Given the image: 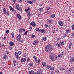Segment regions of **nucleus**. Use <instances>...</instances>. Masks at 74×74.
Here are the masks:
<instances>
[{"label": "nucleus", "mask_w": 74, "mask_h": 74, "mask_svg": "<svg viewBox=\"0 0 74 74\" xmlns=\"http://www.w3.org/2000/svg\"><path fill=\"white\" fill-rule=\"evenodd\" d=\"M52 49V46L51 45H48L45 48V50L46 52H49Z\"/></svg>", "instance_id": "1"}, {"label": "nucleus", "mask_w": 74, "mask_h": 74, "mask_svg": "<svg viewBox=\"0 0 74 74\" xmlns=\"http://www.w3.org/2000/svg\"><path fill=\"white\" fill-rule=\"evenodd\" d=\"M58 24L60 26H63V22H62V21H58Z\"/></svg>", "instance_id": "2"}, {"label": "nucleus", "mask_w": 74, "mask_h": 74, "mask_svg": "<svg viewBox=\"0 0 74 74\" xmlns=\"http://www.w3.org/2000/svg\"><path fill=\"white\" fill-rule=\"evenodd\" d=\"M38 43V40L37 39H36L34 40L33 43V45H37Z\"/></svg>", "instance_id": "3"}, {"label": "nucleus", "mask_w": 74, "mask_h": 74, "mask_svg": "<svg viewBox=\"0 0 74 74\" xmlns=\"http://www.w3.org/2000/svg\"><path fill=\"white\" fill-rule=\"evenodd\" d=\"M16 15L18 17V19H22V17H21V14H20L17 13L16 14Z\"/></svg>", "instance_id": "4"}, {"label": "nucleus", "mask_w": 74, "mask_h": 74, "mask_svg": "<svg viewBox=\"0 0 74 74\" xmlns=\"http://www.w3.org/2000/svg\"><path fill=\"white\" fill-rule=\"evenodd\" d=\"M64 56V53L63 52H62L61 53L58 55V57L60 58V57H62V56Z\"/></svg>", "instance_id": "5"}, {"label": "nucleus", "mask_w": 74, "mask_h": 74, "mask_svg": "<svg viewBox=\"0 0 74 74\" xmlns=\"http://www.w3.org/2000/svg\"><path fill=\"white\" fill-rule=\"evenodd\" d=\"M30 25H32V26H34V27L36 26V23L34 22H32L30 23Z\"/></svg>", "instance_id": "6"}, {"label": "nucleus", "mask_w": 74, "mask_h": 74, "mask_svg": "<svg viewBox=\"0 0 74 74\" xmlns=\"http://www.w3.org/2000/svg\"><path fill=\"white\" fill-rule=\"evenodd\" d=\"M15 54L16 56V58L17 59H18L19 58V55H18V53L17 52H16L15 53Z\"/></svg>", "instance_id": "7"}, {"label": "nucleus", "mask_w": 74, "mask_h": 74, "mask_svg": "<svg viewBox=\"0 0 74 74\" xmlns=\"http://www.w3.org/2000/svg\"><path fill=\"white\" fill-rule=\"evenodd\" d=\"M40 32H41L42 33H45V30L44 29H40Z\"/></svg>", "instance_id": "8"}, {"label": "nucleus", "mask_w": 74, "mask_h": 74, "mask_svg": "<svg viewBox=\"0 0 74 74\" xmlns=\"http://www.w3.org/2000/svg\"><path fill=\"white\" fill-rule=\"evenodd\" d=\"M26 60L25 58H22V59L21 60V62L23 63V62H25Z\"/></svg>", "instance_id": "9"}, {"label": "nucleus", "mask_w": 74, "mask_h": 74, "mask_svg": "<svg viewBox=\"0 0 74 74\" xmlns=\"http://www.w3.org/2000/svg\"><path fill=\"white\" fill-rule=\"evenodd\" d=\"M9 44L10 46H13L14 45V43L12 42H10Z\"/></svg>", "instance_id": "10"}, {"label": "nucleus", "mask_w": 74, "mask_h": 74, "mask_svg": "<svg viewBox=\"0 0 74 74\" xmlns=\"http://www.w3.org/2000/svg\"><path fill=\"white\" fill-rule=\"evenodd\" d=\"M50 58L51 60L52 61H53V60H55V59H54V58H53V56H50Z\"/></svg>", "instance_id": "11"}, {"label": "nucleus", "mask_w": 74, "mask_h": 74, "mask_svg": "<svg viewBox=\"0 0 74 74\" xmlns=\"http://www.w3.org/2000/svg\"><path fill=\"white\" fill-rule=\"evenodd\" d=\"M16 8L17 10H19V4H17L16 5Z\"/></svg>", "instance_id": "12"}, {"label": "nucleus", "mask_w": 74, "mask_h": 74, "mask_svg": "<svg viewBox=\"0 0 74 74\" xmlns=\"http://www.w3.org/2000/svg\"><path fill=\"white\" fill-rule=\"evenodd\" d=\"M27 16H29L30 18V16H31V13L30 12H27Z\"/></svg>", "instance_id": "13"}, {"label": "nucleus", "mask_w": 74, "mask_h": 74, "mask_svg": "<svg viewBox=\"0 0 74 74\" xmlns=\"http://www.w3.org/2000/svg\"><path fill=\"white\" fill-rule=\"evenodd\" d=\"M59 68H58L56 69V74H58L59 72Z\"/></svg>", "instance_id": "14"}, {"label": "nucleus", "mask_w": 74, "mask_h": 74, "mask_svg": "<svg viewBox=\"0 0 74 74\" xmlns=\"http://www.w3.org/2000/svg\"><path fill=\"white\" fill-rule=\"evenodd\" d=\"M65 69L63 67L62 68L61 67H60L59 68V70H60V71H63V70H65Z\"/></svg>", "instance_id": "15"}, {"label": "nucleus", "mask_w": 74, "mask_h": 74, "mask_svg": "<svg viewBox=\"0 0 74 74\" xmlns=\"http://www.w3.org/2000/svg\"><path fill=\"white\" fill-rule=\"evenodd\" d=\"M42 65L43 67H45L46 66V63L45 62H42Z\"/></svg>", "instance_id": "16"}, {"label": "nucleus", "mask_w": 74, "mask_h": 74, "mask_svg": "<svg viewBox=\"0 0 74 74\" xmlns=\"http://www.w3.org/2000/svg\"><path fill=\"white\" fill-rule=\"evenodd\" d=\"M3 12L5 14L7 13V10H6V9H5V8H4L3 9Z\"/></svg>", "instance_id": "17"}, {"label": "nucleus", "mask_w": 74, "mask_h": 74, "mask_svg": "<svg viewBox=\"0 0 74 74\" xmlns=\"http://www.w3.org/2000/svg\"><path fill=\"white\" fill-rule=\"evenodd\" d=\"M56 45L59 47H61V45H60V43L59 42H57L56 44Z\"/></svg>", "instance_id": "18"}, {"label": "nucleus", "mask_w": 74, "mask_h": 74, "mask_svg": "<svg viewBox=\"0 0 74 74\" xmlns=\"http://www.w3.org/2000/svg\"><path fill=\"white\" fill-rule=\"evenodd\" d=\"M56 15L55 14H53L51 15V16H50V18H54L55 17Z\"/></svg>", "instance_id": "19"}, {"label": "nucleus", "mask_w": 74, "mask_h": 74, "mask_svg": "<svg viewBox=\"0 0 74 74\" xmlns=\"http://www.w3.org/2000/svg\"><path fill=\"white\" fill-rule=\"evenodd\" d=\"M27 3L28 4H33L32 3V2L30 0L27 1Z\"/></svg>", "instance_id": "20"}, {"label": "nucleus", "mask_w": 74, "mask_h": 74, "mask_svg": "<svg viewBox=\"0 0 74 74\" xmlns=\"http://www.w3.org/2000/svg\"><path fill=\"white\" fill-rule=\"evenodd\" d=\"M71 45H72V44H71V43H70L69 44V49H71Z\"/></svg>", "instance_id": "21"}, {"label": "nucleus", "mask_w": 74, "mask_h": 74, "mask_svg": "<svg viewBox=\"0 0 74 74\" xmlns=\"http://www.w3.org/2000/svg\"><path fill=\"white\" fill-rule=\"evenodd\" d=\"M29 74H34V71H31L29 72Z\"/></svg>", "instance_id": "22"}, {"label": "nucleus", "mask_w": 74, "mask_h": 74, "mask_svg": "<svg viewBox=\"0 0 74 74\" xmlns=\"http://www.w3.org/2000/svg\"><path fill=\"white\" fill-rule=\"evenodd\" d=\"M17 38L18 39H21V36L20 34H18L17 37Z\"/></svg>", "instance_id": "23"}, {"label": "nucleus", "mask_w": 74, "mask_h": 74, "mask_svg": "<svg viewBox=\"0 0 74 74\" xmlns=\"http://www.w3.org/2000/svg\"><path fill=\"white\" fill-rule=\"evenodd\" d=\"M70 62L71 63H73V62H74V58H71L70 59Z\"/></svg>", "instance_id": "24"}, {"label": "nucleus", "mask_w": 74, "mask_h": 74, "mask_svg": "<svg viewBox=\"0 0 74 74\" xmlns=\"http://www.w3.org/2000/svg\"><path fill=\"white\" fill-rule=\"evenodd\" d=\"M60 44L61 45V47H62V45H64V41H62L60 42Z\"/></svg>", "instance_id": "25"}, {"label": "nucleus", "mask_w": 74, "mask_h": 74, "mask_svg": "<svg viewBox=\"0 0 74 74\" xmlns=\"http://www.w3.org/2000/svg\"><path fill=\"white\" fill-rule=\"evenodd\" d=\"M4 59H7L8 58V56H6V55H5L3 56V58Z\"/></svg>", "instance_id": "26"}, {"label": "nucleus", "mask_w": 74, "mask_h": 74, "mask_svg": "<svg viewBox=\"0 0 74 74\" xmlns=\"http://www.w3.org/2000/svg\"><path fill=\"white\" fill-rule=\"evenodd\" d=\"M49 70H54V67H52L51 66H50V68H49Z\"/></svg>", "instance_id": "27"}, {"label": "nucleus", "mask_w": 74, "mask_h": 74, "mask_svg": "<svg viewBox=\"0 0 74 74\" xmlns=\"http://www.w3.org/2000/svg\"><path fill=\"white\" fill-rule=\"evenodd\" d=\"M36 31L40 32L41 29H39L38 28H36Z\"/></svg>", "instance_id": "28"}, {"label": "nucleus", "mask_w": 74, "mask_h": 74, "mask_svg": "<svg viewBox=\"0 0 74 74\" xmlns=\"http://www.w3.org/2000/svg\"><path fill=\"white\" fill-rule=\"evenodd\" d=\"M36 73L37 74H42V73L41 72H40V71L39 70Z\"/></svg>", "instance_id": "29"}, {"label": "nucleus", "mask_w": 74, "mask_h": 74, "mask_svg": "<svg viewBox=\"0 0 74 74\" xmlns=\"http://www.w3.org/2000/svg\"><path fill=\"white\" fill-rule=\"evenodd\" d=\"M34 59L35 61H36V62H37V58L36 57V56H34Z\"/></svg>", "instance_id": "30"}, {"label": "nucleus", "mask_w": 74, "mask_h": 74, "mask_svg": "<svg viewBox=\"0 0 74 74\" xmlns=\"http://www.w3.org/2000/svg\"><path fill=\"white\" fill-rule=\"evenodd\" d=\"M43 40H44V41H45L47 40V37H44L42 38Z\"/></svg>", "instance_id": "31"}, {"label": "nucleus", "mask_w": 74, "mask_h": 74, "mask_svg": "<svg viewBox=\"0 0 74 74\" xmlns=\"http://www.w3.org/2000/svg\"><path fill=\"white\" fill-rule=\"evenodd\" d=\"M39 11H40V12H43V8H40L39 9Z\"/></svg>", "instance_id": "32"}, {"label": "nucleus", "mask_w": 74, "mask_h": 74, "mask_svg": "<svg viewBox=\"0 0 74 74\" xmlns=\"http://www.w3.org/2000/svg\"><path fill=\"white\" fill-rule=\"evenodd\" d=\"M72 29L73 30H74V24L71 26Z\"/></svg>", "instance_id": "33"}, {"label": "nucleus", "mask_w": 74, "mask_h": 74, "mask_svg": "<svg viewBox=\"0 0 74 74\" xmlns=\"http://www.w3.org/2000/svg\"><path fill=\"white\" fill-rule=\"evenodd\" d=\"M9 7L10 10H12V11L14 10V8H12L11 6H9Z\"/></svg>", "instance_id": "34"}, {"label": "nucleus", "mask_w": 74, "mask_h": 74, "mask_svg": "<svg viewBox=\"0 0 74 74\" xmlns=\"http://www.w3.org/2000/svg\"><path fill=\"white\" fill-rule=\"evenodd\" d=\"M29 66L30 67H32L33 66V63H31L29 64Z\"/></svg>", "instance_id": "35"}, {"label": "nucleus", "mask_w": 74, "mask_h": 74, "mask_svg": "<svg viewBox=\"0 0 74 74\" xmlns=\"http://www.w3.org/2000/svg\"><path fill=\"white\" fill-rule=\"evenodd\" d=\"M11 34L12 36V38H13L14 37V33H12Z\"/></svg>", "instance_id": "36"}, {"label": "nucleus", "mask_w": 74, "mask_h": 74, "mask_svg": "<svg viewBox=\"0 0 74 74\" xmlns=\"http://www.w3.org/2000/svg\"><path fill=\"white\" fill-rule=\"evenodd\" d=\"M28 32V31H27L26 32L24 33V35H27V33Z\"/></svg>", "instance_id": "37"}, {"label": "nucleus", "mask_w": 74, "mask_h": 74, "mask_svg": "<svg viewBox=\"0 0 74 74\" xmlns=\"http://www.w3.org/2000/svg\"><path fill=\"white\" fill-rule=\"evenodd\" d=\"M30 60V59L29 58H27V62H29Z\"/></svg>", "instance_id": "38"}, {"label": "nucleus", "mask_w": 74, "mask_h": 74, "mask_svg": "<svg viewBox=\"0 0 74 74\" xmlns=\"http://www.w3.org/2000/svg\"><path fill=\"white\" fill-rule=\"evenodd\" d=\"M66 33H70V31H69V30H67L66 31Z\"/></svg>", "instance_id": "39"}, {"label": "nucleus", "mask_w": 74, "mask_h": 74, "mask_svg": "<svg viewBox=\"0 0 74 74\" xmlns=\"http://www.w3.org/2000/svg\"><path fill=\"white\" fill-rule=\"evenodd\" d=\"M63 35H64L63 37H66V36H67V35H68V34H63Z\"/></svg>", "instance_id": "40"}, {"label": "nucleus", "mask_w": 74, "mask_h": 74, "mask_svg": "<svg viewBox=\"0 0 74 74\" xmlns=\"http://www.w3.org/2000/svg\"><path fill=\"white\" fill-rule=\"evenodd\" d=\"M34 37H35V35H32L31 36V38H34Z\"/></svg>", "instance_id": "41"}, {"label": "nucleus", "mask_w": 74, "mask_h": 74, "mask_svg": "<svg viewBox=\"0 0 74 74\" xmlns=\"http://www.w3.org/2000/svg\"><path fill=\"white\" fill-rule=\"evenodd\" d=\"M50 66H49L48 65H47L46 68H47V69H49V68H50Z\"/></svg>", "instance_id": "42"}, {"label": "nucleus", "mask_w": 74, "mask_h": 74, "mask_svg": "<svg viewBox=\"0 0 74 74\" xmlns=\"http://www.w3.org/2000/svg\"><path fill=\"white\" fill-rule=\"evenodd\" d=\"M9 33H10V31L8 30H7L6 32V33H7V34H8Z\"/></svg>", "instance_id": "43"}, {"label": "nucleus", "mask_w": 74, "mask_h": 74, "mask_svg": "<svg viewBox=\"0 0 74 74\" xmlns=\"http://www.w3.org/2000/svg\"><path fill=\"white\" fill-rule=\"evenodd\" d=\"M6 13H7L6 14L7 15H8V16H9V15H10V13H9L8 12H7Z\"/></svg>", "instance_id": "44"}, {"label": "nucleus", "mask_w": 74, "mask_h": 74, "mask_svg": "<svg viewBox=\"0 0 74 74\" xmlns=\"http://www.w3.org/2000/svg\"><path fill=\"white\" fill-rule=\"evenodd\" d=\"M47 9V11H49V10H51V8L50 7L48 8Z\"/></svg>", "instance_id": "45"}, {"label": "nucleus", "mask_w": 74, "mask_h": 74, "mask_svg": "<svg viewBox=\"0 0 74 74\" xmlns=\"http://www.w3.org/2000/svg\"><path fill=\"white\" fill-rule=\"evenodd\" d=\"M32 4H33V3L34 2H36V0H32Z\"/></svg>", "instance_id": "46"}, {"label": "nucleus", "mask_w": 74, "mask_h": 74, "mask_svg": "<svg viewBox=\"0 0 74 74\" xmlns=\"http://www.w3.org/2000/svg\"><path fill=\"white\" fill-rule=\"evenodd\" d=\"M22 28L21 29H19V32L20 33H22Z\"/></svg>", "instance_id": "47"}, {"label": "nucleus", "mask_w": 74, "mask_h": 74, "mask_svg": "<svg viewBox=\"0 0 74 74\" xmlns=\"http://www.w3.org/2000/svg\"><path fill=\"white\" fill-rule=\"evenodd\" d=\"M13 62L14 63H16V60H14Z\"/></svg>", "instance_id": "48"}, {"label": "nucleus", "mask_w": 74, "mask_h": 74, "mask_svg": "<svg viewBox=\"0 0 74 74\" xmlns=\"http://www.w3.org/2000/svg\"><path fill=\"white\" fill-rule=\"evenodd\" d=\"M22 53V52H21V51H19L18 52V55H21V53Z\"/></svg>", "instance_id": "49"}, {"label": "nucleus", "mask_w": 74, "mask_h": 74, "mask_svg": "<svg viewBox=\"0 0 74 74\" xmlns=\"http://www.w3.org/2000/svg\"><path fill=\"white\" fill-rule=\"evenodd\" d=\"M45 27H46V28H47V27H48V25L47 24H45Z\"/></svg>", "instance_id": "50"}, {"label": "nucleus", "mask_w": 74, "mask_h": 74, "mask_svg": "<svg viewBox=\"0 0 74 74\" xmlns=\"http://www.w3.org/2000/svg\"><path fill=\"white\" fill-rule=\"evenodd\" d=\"M48 22L49 23H52V20H49Z\"/></svg>", "instance_id": "51"}, {"label": "nucleus", "mask_w": 74, "mask_h": 74, "mask_svg": "<svg viewBox=\"0 0 74 74\" xmlns=\"http://www.w3.org/2000/svg\"><path fill=\"white\" fill-rule=\"evenodd\" d=\"M21 29H22L24 32H25V30H26V29L24 28H21Z\"/></svg>", "instance_id": "52"}, {"label": "nucleus", "mask_w": 74, "mask_h": 74, "mask_svg": "<svg viewBox=\"0 0 74 74\" xmlns=\"http://www.w3.org/2000/svg\"><path fill=\"white\" fill-rule=\"evenodd\" d=\"M39 71H40V72H41V73H42V72L43 71V70L42 69H40V70Z\"/></svg>", "instance_id": "53"}, {"label": "nucleus", "mask_w": 74, "mask_h": 74, "mask_svg": "<svg viewBox=\"0 0 74 74\" xmlns=\"http://www.w3.org/2000/svg\"><path fill=\"white\" fill-rule=\"evenodd\" d=\"M12 1L13 3H16V0H13Z\"/></svg>", "instance_id": "54"}, {"label": "nucleus", "mask_w": 74, "mask_h": 74, "mask_svg": "<svg viewBox=\"0 0 74 74\" xmlns=\"http://www.w3.org/2000/svg\"><path fill=\"white\" fill-rule=\"evenodd\" d=\"M49 12L48 11H45V13H46V14H48V13H49Z\"/></svg>", "instance_id": "55"}, {"label": "nucleus", "mask_w": 74, "mask_h": 74, "mask_svg": "<svg viewBox=\"0 0 74 74\" xmlns=\"http://www.w3.org/2000/svg\"><path fill=\"white\" fill-rule=\"evenodd\" d=\"M31 10V9L30 8V7H28V11H29V10Z\"/></svg>", "instance_id": "56"}, {"label": "nucleus", "mask_w": 74, "mask_h": 74, "mask_svg": "<svg viewBox=\"0 0 74 74\" xmlns=\"http://www.w3.org/2000/svg\"><path fill=\"white\" fill-rule=\"evenodd\" d=\"M55 58V60H56L57 59V57L56 56H55L54 57Z\"/></svg>", "instance_id": "57"}, {"label": "nucleus", "mask_w": 74, "mask_h": 74, "mask_svg": "<svg viewBox=\"0 0 74 74\" xmlns=\"http://www.w3.org/2000/svg\"><path fill=\"white\" fill-rule=\"evenodd\" d=\"M13 11V12H14V13H16V11H15V10L13 9V10H12Z\"/></svg>", "instance_id": "58"}, {"label": "nucleus", "mask_w": 74, "mask_h": 74, "mask_svg": "<svg viewBox=\"0 0 74 74\" xmlns=\"http://www.w3.org/2000/svg\"><path fill=\"white\" fill-rule=\"evenodd\" d=\"M29 29L30 30H32V27H29Z\"/></svg>", "instance_id": "59"}, {"label": "nucleus", "mask_w": 74, "mask_h": 74, "mask_svg": "<svg viewBox=\"0 0 74 74\" xmlns=\"http://www.w3.org/2000/svg\"><path fill=\"white\" fill-rule=\"evenodd\" d=\"M71 36H72L73 37H74V34H71Z\"/></svg>", "instance_id": "60"}, {"label": "nucleus", "mask_w": 74, "mask_h": 74, "mask_svg": "<svg viewBox=\"0 0 74 74\" xmlns=\"http://www.w3.org/2000/svg\"><path fill=\"white\" fill-rule=\"evenodd\" d=\"M2 48H4V47H5V46L4 45V44H3L2 45Z\"/></svg>", "instance_id": "61"}, {"label": "nucleus", "mask_w": 74, "mask_h": 74, "mask_svg": "<svg viewBox=\"0 0 74 74\" xmlns=\"http://www.w3.org/2000/svg\"><path fill=\"white\" fill-rule=\"evenodd\" d=\"M23 0H19V1L20 2V3H22Z\"/></svg>", "instance_id": "62"}, {"label": "nucleus", "mask_w": 74, "mask_h": 74, "mask_svg": "<svg viewBox=\"0 0 74 74\" xmlns=\"http://www.w3.org/2000/svg\"><path fill=\"white\" fill-rule=\"evenodd\" d=\"M21 42H22V43L23 42V39L21 40Z\"/></svg>", "instance_id": "63"}, {"label": "nucleus", "mask_w": 74, "mask_h": 74, "mask_svg": "<svg viewBox=\"0 0 74 74\" xmlns=\"http://www.w3.org/2000/svg\"><path fill=\"white\" fill-rule=\"evenodd\" d=\"M18 10H20V11H22V8H20L19 7V9H18Z\"/></svg>", "instance_id": "64"}]
</instances>
